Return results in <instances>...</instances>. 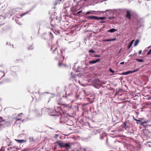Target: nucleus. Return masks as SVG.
<instances>
[{"label":"nucleus","mask_w":151,"mask_h":151,"mask_svg":"<svg viewBox=\"0 0 151 151\" xmlns=\"http://www.w3.org/2000/svg\"><path fill=\"white\" fill-rule=\"evenodd\" d=\"M55 143L57 144L61 148H63L64 147V143L60 141H58L55 142Z\"/></svg>","instance_id":"20e7f679"},{"label":"nucleus","mask_w":151,"mask_h":151,"mask_svg":"<svg viewBox=\"0 0 151 151\" xmlns=\"http://www.w3.org/2000/svg\"><path fill=\"white\" fill-rule=\"evenodd\" d=\"M64 147L65 148H70L71 147V146L69 143H64Z\"/></svg>","instance_id":"9d476101"},{"label":"nucleus","mask_w":151,"mask_h":151,"mask_svg":"<svg viewBox=\"0 0 151 151\" xmlns=\"http://www.w3.org/2000/svg\"><path fill=\"white\" fill-rule=\"evenodd\" d=\"M14 148H15L14 147H10V148H8L7 149V150L8 151H10V150L11 151L12 149H13Z\"/></svg>","instance_id":"cd10ccee"},{"label":"nucleus","mask_w":151,"mask_h":151,"mask_svg":"<svg viewBox=\"0 0 151 151\" xmlns=\"http://www.w3.org/2000/svg\"><path fill=\"white\" fill-rule=\"evenodd\" d=\"M136 60L137 61H138L139 62H142L143 61V60H142V59H136Z\"/></svg>","instance_id":"aec40b11"},{"label":"nucleus","mask_w":151,"mask_h":151,"mask_svg":"<svg viewBox=\"0 0 151 151\" xmlns=\"http://www.w3.org/2000/svg\"><path fill=\"white\" fill-rule=\"evenodd\" d=\"M49 33L50 37H52V33L51 32H49Z\"/></svg>","instance_id":"c9c22d12"},{"label":"nucleus","mask_w":151,"mask_h":151,"mask_svg":"<svg viewBox=\"0 0 151 151\" xmlns=\"http://www.w3.org/2000/svg\"><path fill=\"white\" fill-rule=\"evenodd\" d=\"M15 148L11 150L12 151H15V149H16L17 148L15 147H14Z\"/></svg>","instance_id":"2f4dec72"},{"label":"nucleus","mask_w":151,"mask_h":151,"mask_svg":"<svg viewBox=\"0 0 151 151\" xmlns=\"http://www.w3.org/2000/svg\"><path fill=\"white\" fill-rule=\"evenodd\" d=\"M57 47L54 46V45H52L51 48V50L52 51L53 53H55L56 51Z\"/></svg>","instance_id":"423d86ee"},{"label":"nucleus","mask_w":151,"mask_h":151,"mask_svg":"<svg viewBox=\"0 0 151 151\" xmlns=\"http://www.w3.org/2000/svg\"><path fill=\"white\" fill-rule=\"evenodd\" d=\"M147 121H145L144 122H142L141 124V125H144L145 124H146V123H147Z\"/></svg>","instance_id":"393cba45"},{"label":"nucleus","mask_w":151,"mask_h":151,"mask_svg":"<svg viewBox=\"0 0 151 151\" xmlns=\"http://www.w3.org/2000/svg\"><path fill=\"white\" fill-rule=\"evenodd\" d=\"M58 42V41H57V42H56V43H57Z\"/></svg>","instance_id":"864d4df0"},{"label":"nucleus","mask_w":151,"mask_h":151,"mask_svg":"<svg viewBox=\"0 0 151 151\" xmlns=\"http://www.w3.org/2000/svg\"><path fill=\"white\" fill-rule=\"evenodd\" d=\"M100 60V59H98L95 60H93L89 61V63L91 64H94L96 63L99 62Z\"/></svg>","instance_id":"1a4fd4ad"},{"label":"nucleus","mask_w":151,"mask_h":151,"mask_svg":"<svg viewBox=\"0 0 151 151\" xmlns=\"http://www.w3.org/2000/svg\"><path fill=\"white\" fill-rule=\"evenodd\" d=\"M124 62H121L120 63V64H124Z\"/></svg>","instance_id":"ea45409f"},{"label":"nucleus","mask_w":151,"mask_h":151,"mask_svg":"<svg viewBox=\"0 0 151 151\" xmlns=\"http://www.w3.org/2000/svg\"><path fill=\"white\" fill-rule=\"evenodd\" d=\"M74 2V3H76V0H73Z\"/></svg>","instance_id":"79ce46f5"},{"label":"nucleus","mask_w":151,"mask_h":151,"mask_svg":"<svg viewBox=\"0 0 151 151\" xmlns=\"http://www.w3.org/2000/svg\"><path fill=\"white\" fill-rule=\"evenodd\" d=\"M98 20L99 19H101V20H104L106 19V17H98Z\"/></svg>","instance_id":"6ab92c4d"},{"label":"nucleus","mask_w":151,"mask_h":151,"mask_svg":"<svg viewBox=\"0 0 151 151\" xmlns=\"http://www.w3.org/2000/svg\"><path fill=\"white\" fill-rule=\"evenodd\" d=\"M104 41H105L108 42V41H111V39H109L105 40H104Z\"/></svg>","instance_id":"c756f323"},{"label":"nucleus","mask_w":151,"mask_h":151,"mask_svg":"<svg viewBox=\"0 0 151 151\" xmlns=\"http://www.w3.org/2000/svg\"><path fill=\"white\" fill-rule=\"evenodd\" d=\"M82 12V11L81 10L78 12L77 14L78 15Z\"/></svg>","instance_id":"f704fd0d"},{"label":"nucleus","mask_w":151,"mask_h":151,"mask_svg":"<svg viewBox=\"0 0 151 151\" xmlns=\"http://www.w3.org/2000/svg\"><path fill=\"white\" fill-rule=\"evenodd\" d=\"M62 0H56L55 2V4L56 5L58 4H59L60 2L62 1Z\"/></svg>","instance_id":"f3484780"},{"label":"nucleus","mask_w":151,"mask_h":151,"mask_svg":"<svg viewBox=\"0 0 151 151\" xmlns=\"http://www.w3.org/2000/svg\"><path fill=\"white\" fill-rule=\"evenodd\" d=\"M137 26L138 27H140V26H141L142 25V23L141 24H139V21H138V23H137Z\"/></svg>","instance_id":"b1692460"},{"label":"nucleus","mask_w":151,"mask_h":151,"mask_svg":"<svg viewBox=\"0 0 151 151\" xmlns=\"http://www.w3.org/2000/svg\"><path fill=\"white\" fill-rule=\"evenodd\" d=\"M9 138H7L6 139V141H7V142H8V141H9Z\"/></svg>","instance_id":"a19ab883"},{"label":"nucleus","mask_w":151,"mask_h":151,"mask_svg":"<svg viewBox=\"0 0 151 151\" xmlns=\"http://www.w3.org/2000/svg\"><path fill=\"white\" fill-rule=\"evenodd\" d=\"M142 53V50H140L139 52V55H140Z\"/></svg>","instance_id":"4c0bfd02"},{"label":"nucleus","mask_w":151,"mask_h":151,"mask_svg":"<svg viewBox=\"0 0 151 151\" xmlns=\"http://www.w3.org/2000/svg\"><path fill=\"white\" fill-rule=\"evenodd\" d=\"M29 141L30 142H35L33 137H29Z\"/></svg>","instance_id":"ddd939ff"},{"label":"nucleus","mask_w":151,"mask_h":151,"mask_svg":"<svg viewBox=\"0 0 151 151\" xmlns=\"http://www.w3.org/2000/svg\"><path fill=\"white\" fill-rule=\"evenodd\" d=\"M5 73H6L5 72L0 70V75L1 76L2 75V76L0 78V84L2 83L3 82V81L2 80V78L3 77L5 76Z\"/></svg>","instance_id":"7ed1b4c3"},{"label":"nucleus","mask_w":151,"mask_h":151,"mask_svg":"<svg viewBox=\"0 0 151 151\" xmlns=\"http://www.w3.org/2000/svg\"><path fill=\"white\" fill-rule=\"evenodd\" d=\"M134 119L135 120V121H137V119H136L134 117Z\"/></svg>","instance_id":"37998d69"},{"label":"nucleus","mask_w":151,"mask_h":151,"mask_svg":"<svg viewBox=\"0 0 151 151\" xmlns=\"http://www.w3.org/2000/svg\"><path fill=\"white\" fill-rule=\"evenodd\" d=\"M16 141H17L19 143H22L25 142L26 141L23 140V139H21V140H19V139H15Z\"/></svg>","instance_id":"dca6fc26"},{"label":"nucleus","mask_w":151,"mask_h":151,"mask_svg":"<svg viewBox=\"0 0 151 151\" xmlns=\"http://www.w3.org/2000/svg\"><path fill=\"white\" fill-rule=\"evenodd\" d=\"M87 19L91 20H98V17L95 16H87L86 17Z\"/></svg>","instance_id":"39448f33"},{"label":"nucleus","mask_w":151,"mask_h":151,"mask_svg":"<svg viewBox=\"0 0 151 151\" xmlns=\"http://www.w3.org/2000/svg\"><path fill=\"white\" fill-rule=\"evenodd\" d=\"M116 40V38H112L111 39V41H114Z\"/></svg>","instance_id":"72a5a7b5"},{"label":"nucleus","mask_w":151,"mask_h":151,"mask_svg":"<svg viewBox=\"0 0 151 151\" xmlns=\"http://www.w3.org/2000/svg\"><path fill=\"white\" fill-rule=\"evenodd\" d=\"M4 121V120L3 119L2 117H0V122H3ZM1 126L2 125L1 124H0V126H1Z\"/></svg>","instance_id":"412c9836"},{"label":"nucleus","mask_w":151,"mask_h":151,"mask_svg":"<svg viewBox=\"0 0 151 151\" xmlns=\"http://www.w3.org/2000/svg\"><path fill=\"white\" fill-rule=\"evenodd\" d=\"M28 49L29 50H31V49H32V48H30L29 47H28Z\"/></svg>","instance_id":"09e8293b"},{"label":"nucleus","mask_w":151,"mask_h":151,"mask_svg":"<svg viewBox=\"0 0 151 151\" xmlns=\"http://www.w3.org/2000/svg\"><path fill=\"white\" fill-rule=\"evenodd\" d=\"M55 107H57L58 108H60V107H59V106H55Z\"/></svg>","instance_id":"49530a36"},{"label":"nucleus","mask_w":151,"mask_h":151,"mask_svg":"<svg viewBox=\"0 0 151 151\" xmlns=\"http://www.w3.org/2000/svg\"><path fill=\"white\" fill-rule=\"evenodd\" d=\"M85 14H96V13L94 11L91 10L87 12Z\"/></svg>","instance_id":"0eeeda50"},{"label":"nucleus","mask_w":151,"mask_h":151,"mask_svg":"<svg viewBox=\"0 0 151 151\" xmlns=\"http://www.w3.org/2000/svg\"><path fill=\"white\" fill-rule=\"evenodd\" d=\"M124 126L127 128H129L130 127V123L128 121H127L124 122Z\"/></svg>","instance_id":"6e6552de"},{"label":"nucleus","mask_w":151,"mask_h":151,"mask_svg":"<svg viewBox=\"0 0 151 151\" xmlns=\"http://www.w3.org/2000/svg\"><path fill=\"white\" fill-rule=\"evenodd\" d=\"M75 80L76 82H77V81L75 79Z\"/></svg>","instance_id":"603ef678"},{"label":"nucleus","mask_w":151,"mask_h":151,"mask_svg":"<svg viewBox=\"0 0 151 151\" xmlns=\"http://www.w3.org/2000/svg\"><path fill=\"white\" fill-rule=\"evenodd\" d=\"M126 17L129 19H130L131 15L129 11H127V12Z\"/></svg>","instance_id":"9b49d317"},{"label":"nucleus","mask_w":151,"mask_h":151,"mask_svg":"<svg viewBox=\"0 0 151 151\" xmlns=\"http://www.w3.org/2000/svg\"><path fill=\"white\" fill-rule=\"evenodd\" d=\"M139 42V40H136L134 42V46H136L138 44Z\"/></svg>","instance_id":"a211bd4d"},{"label":"nucleus","mask_w":151,"mask_h":151,"mask_svg":"<svg viewBox=\"0 0 151 151\" xmlns=\"http://www.w3.org/2000/svg\"><path fill=\"white\" fill-rule=\"evenodd\" d=\"M131 73V71H129L127 72L122 73V75H126Z\"/></svg>","instance_id":"f8f14e48"},{"label":"nucleus","mask_w":151,"mask_h":151,"mask_svg":"<svg viewBox=\"0 0 151 151\" xmlns=\"http://www.w3.org/2000/svg\"><path fill=\"white\" fill-rule=\"evenodd\" d=\"M79 1L77 3H75L73 4L72 6L71 9V11L75 12L79 10L81 7V6L78 5Z\"/></svg>","instance_id":"f03ea898"},{"label":"nucleus","mask_w":151,"mask_h":151,"mask_svg":"<svg viewBox=\"0 0 151 151\" xmlns=\"http://www.w3.org/2000/svg\"><path fill=\"white\" fill-rule=\"evenodd\" d=\"M88 52L91 53H94L95 52V51L91 49L89 50Z\"/></svg>","instance_id":"4be33fe9"},{"label":"nucleus","mask_w":151,"mask_h":151,"mask_svg":"<svg viewBox=\"0 0 151 151\" xmlns=\"http://www.w3.org/2000/svg\"><path fill=\"white\" fill-rule=\"evenodd\" d=\"M134 41V40H133L129 44L127 48L128 49H129L131 46L132 45Z\"/></svg>","instance_id":"2eb2a0df"},{"label":"nucleus","mask_w":151,"mask_h":151,"mask_svg":"<svg viewBox=\"0 0 151 151\" xmlns=\"http://www.w3.org/2000/svg\"><path fill=\"white\" fill-rule=\"evenodd\" d=\"M22 114H23V113H19V114H18V116H21Z\"/></svg>","instance_id":"e433bc0d"},{"label":"nucleus","mask_w":151,"mask_h":151,"mask_svg":"<svg viewBox=\"0 0 151 151\" xmlns=\"http://www.w3.org/2000/svg\"><path fill=\"white\" fill-rule=\"evenodd\" d=\"M78 82L81 85L80 81H78Z\"/></svg>","instance_id":"de8ad7c7"},{"label":"nucleus","mask_w":151,"mask_h":151,"mask_svg":"<svg viewBox=\"0 0 151 151\" xmlns=\"http://www.w3.org/2000/svg\"><path fill=\"white\" fill-rule=\"evenodd\" d=\"M151 53V49L147 52V54L148 55Z\"/></svg>","instance_id":"a878e982"},{"label":"nucleus","mask_w":151,"mask_h":151,"mask_svg":"<svg viewBox=\"0 0 151 151\" xmlns=\"http://www.w3.org/2000/svg\"><path fill=\"white\" fill-rule=\"evenodd\" d=\"M100 139H103L104 138L102 135H100Z\"/></svg>","instance_id":"473e14b6"},{"label":"nucleus","mask_w":151,"mask_h":151,"mask_svg":"<svg viewBox=\"0 0 151 151\" xmlns=\"http://www.w3.org/2000/svg\"><path fill=\"white\" fill-rule=\"evenodd\" d=\"M26 14H27V13H25L23 14H22V15H21L20 16L21 17H22Z\"/></svg>","instance_id":"58836bf2"},{"label":"nucleus","mask_w":151,"mask_h":151,"mask_svg":"<svg viewBox=\"0 0 151 151\" xmlns=\"http://www.w3.org/2000/svg\"><path fill=\"white\" fill-rule=\"evenodd\" d=\"M17 120L18 121V120H20L21 119L17 118Z\"/></svg>","instance_id":"a18cd8bd"},{"label":"nucleus","mask_w":151,"mask_h":151,"mask_svg":"<svg viewBox=\"0 0 151 151\" xmlns=\"http://www.w3.org/2000/svg\"><path fill=\"white\" fill-rule=\"evenodd\" d=\"M58 56L55 57L56 60L58 59L59 58H60V61H59L58 63V66L59 67L61 66L63 64H62V62L64 60V58L62 55V51L61 50H59L57 51Z\"/></svg>","instance_id":"f257e3e1"},{"label":"nucleus","mask_w":151,"mask_h":151,"mask_svg":"<svg viewBox=\"0 0 151 151\" xmlns=\"http://www.w3.org/2000/svg\"><path fill=\"white\" fill-rule=\"evenodd\" d=\"M150 47H148V48H149L150 47Z\"/></svg>","instance_id":"3c124183"},{"label":"nucleus","mask_w":151,"mask_h":151,"mask_svg":"<svg viewBox=\"0 0 151 151\" xmlns=\"http://www.w3.org/2000/svg\"><path fill=\"white\" fill-rule=\"evenodd\" d=\"M82 1H87V0H81Z\"/></svg>","instance_id":"8fccbe9b"},{"label":"nucleus","mask_w":151,"mask_h":151,"mask_svg":"<svg viewBox=\"0 0 151 151\" xmlns=\"http://www.w3.org/2000/svg\"><path fill=\"white\" fill-rule=\"evenodd\" d=\"M137 121H139V122H141V120L140 119H137Z\"/></svg>","instance_id":"c03bdc74"},{"label":"nucleus","mask_w":151,"mask_h":151,"mask_svg":"<svg viewBox=\"0 0 151 151\" xmlns=\"http://www.w3.org/2000/svg\"><path fill=\"white\" fill-rule=\"evenodd\" d=\"M71 76L73 78H75V77H76V75H72H72H71Z\"/></svg>","instance_id":"c85d7f7f"},{"label":"nucleus","mask_w":151,"mask_h":151,"mask_svg":"<svg viewBox=\"0 0 151 151\" xmlns=\"http://www.w3.org/2000/svg\"><path fill=\"white\" fill-rule=\"evenodd\" d=\"M109 70H110V72H111L112 73H114V71L111 68H110Z\"/></svg>","instance_id":"bb28decb"},{"label":"nucleus","mask_w":151,"mask_h":151,"mask_svg":"<svg viewBox=\"0 0 151 151\" xmlns=\"http://www.w3.org/2000/svg\"><path fill=\"white\" fill-rule=\"evenodd\" d=\"M116 31V29H114V28H113V29H111L109 30H108V32H114Z\"/></svg>","instance_id":"4468645a"},{"label":"nucleus","mask_w":151,"mask_h":151,"mask_svg":"<svg viewBox=\"0 0 151 151\" xmlns=\"http://www.w3.org/2000/svg\"><path fill=\"white\" fill-rule=\"evenodd\" d=\"M139 70V69H136L135 70H134L133 71H131V73H133Z\"/></svg>","instance_id":"5701e85b"},{"label":"nucleus","mask_w":151,"mask_h":151,"mask_svg":"<svg viewBox=\"0 0 151 151\" xmlns=\"http://www.w3.org/2000/svg\"><path fill=\"white\" fill-rule=\"evenodd\" d=\"M95 57H101V55H96L94 56Z\"/></svg>","instance_id":"7c9ffc66"}]
</instances>
